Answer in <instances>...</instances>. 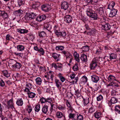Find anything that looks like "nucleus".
Segmentation results:
<instances>
[{"label": "nucleus", "mask_w": 120, "mask_h": 120, "mask_svg": "<svg viewBox=\"0 0 120 120\" xmlns=\"http://www.w3.org/2000/svg\"><path fill=\"white\" fill-rule=\"evenodd\" d=\"M55 33L59 30V28L57 26H55L54 28Z\"/></svg>", "instance_id": "nucleus-63"}, {"label": "nucleus", "mask_w": 120, "mask_h": 120, "mask_svg": "<svg viewBox=\"0 0 120 120\" xmlns=\"http://www.w3.org/2000/svg\"><path fill=\"white\" fill-rule=\"evenodd\" d=\"M76 120H83V117L82 115L80 114H78Z\"/></svg>", "instance_id": "nucleus-46"}, {"label": "nucleus", "mask_w": 120, "mask_h": 120, "mask_svg": "<svg viewBox=\"0 0 120 120\" xmlns=\"http://www.w3.org/2000/svg\"><path fill=\"white\" fill-rule=\"evenodd\" d=\"M115 110L118 113H120V106L119 105L115 106Z\"/></svg>", "instance_id": "nucleus-42"}, {"label": "nucleus", "mask_w": 120, "mask_h": 120, "mask_svg": "<svg viewBox=\"0 0 120 120\" xmlns=\"http://www.w3.org/2000/svg\"><path fill=\"white\" fill-rule=\"evenodd\" d=\"M78 79V77L77 76H76L74 78L71 80V83L73 84H77V82Z\"/></svg>", "instance_id": "nucleus-28"}, {"label": "nucleus", "mask_w": 120, "mask_h": 120, "mask_svg": "<svg viewBox=\"0 0 120 120\" xmlns=\"http://www.w3.org/2000/svg\"><path fill=\"white\" fill-rule=\"evenodd\" d=\"M66 105H67V112L69 114L72 112L74 109L73 108L71 104L67 100L66 102Z\"/></svg>", "instance_id": "nucleus-3"}, {"label": "nucleus", "mask_w": 120, "mask_h": 120, "mask_svg": "<svg viewBox=\"0 0 120 120\" xmlns=\"http://www.w3.org/2000/svg\"><path fill=\"white\" fill-rule=\"evenodd\" d=\"M35 81L36 83L39 85H41L42 82V80L39 77H37L35 79Z\"/></svg>", "instance_id": "nucleus-37"}, {"label": "nucleus", "mask_w": 120, "mask_h": 120, "mask_svg": "<svg viewBox=\"0 0 120 120\" xmlns=\"http://www.w3.org/2000/svg\"><path fill=\"white\" fill-rule=\"evenodd\" d=\"M28 96L29 98H33L35 97L36 95V94L30 91L27 92Z\"/></svg>", "instance_id": "nucleus-30"}, {"label": "nucleus", "mask_w": 120, "mask_h": 120, "mask_svg": "<svg viewBox=\"0 0 120 120\" xmlns=\"http://www.w3.org/2000/svg\"><path fill=\"white\" fill-rule=\"evenodd\" d=\"M64 46H58L56 47V50H62L64 49Z\"/></svg>", "instance_id": "nucleus-49"}, {"label": "nucleus", "mask_w": 120, "mask_h": 120, "mask_svg": "<svg viewBox=\"0 0 120 120\" xmlns=\"http://www.w3.org/2000/svg\"><path fill=\"white\" fill-rule=\"evenodd\" d=\"M115 4V2L113 1L111 2L108 5V9H111L114 6Z\"/></svg>", "instance_id": "nucleus-34"}, {"label": "nucleus", "mask_w": 120, "mask_h": 120, "mask_svg": "<svg viewBox=\"0 0 120 120\" xmlns=\"http://www.w3.org/2000/svg\"><path fill=\"white\" fill-rule=\"evenodd\" d=\"M54 76V74L53 72L52 71H50L47 73V74L46 75H45V77L46 78V79L48 80L49 79V78H50L51 80L53 81Z\"/></svg>", "instance_id": "nucleus-4"}, {"label": "nucleus", "mask_w": 120, "mask_h": 120, "mask_svg": "<svg viewBox=\"0 0 120 120\" xmlns=\"http://www.w3.org/2000/svg\"><path fill=\"white\" fill-rule=\"evenodd\" d=\"M57 68L56 69L60 71H63V65L61 63H57Z\"/></svg>", "instance_id": "nucleus-26"}, {"label": "nucleus", "mask_w": 120, "mask_h": 120, "mask_svg": "<svg viewBox=\"0 0 120 120\" xmlns=\"http://www.w3.org/2000/svg\"><path fill=\"white\" fill-rule=\"evenodd\" d=\"M97 66V61L95 59H94L90 64V67L91 69H94Z\"/></svg>", "instance_id": "nucleus-11"}, {"label": "nucleus", "mask_w": 120, "mask_h": 120, "mask_svg": "<svg viewBox=\"0 0 120 120\" xmlns=\"http://www.w3.org/2000/svg\"><path fill=\"white\" fill-rule=\"evenodd\" d=\"M108 80L110 82L113 81H117V78L116 77L114 76L110 75H109L108 78Z\"/></svg>", "instance_id": "nucleus-15"}, {"label": "nucleus", "mask_w": 120, "mask_h": 120, "mask_svg": "<svg viewBox=\"0 0 120 120\" xmlns=\"http://www.w3.org/2000/svg\"><path fill=\"white\" fill-rule=\"evenodd\" d=\"M78 65L77 63H76L73 67V69L75 71H77L78 69Z\"/></svg>", "instance_id": "nucleus-52"}, {"label": "nucleus", "mask_w": 120, "mask_h": 120, "mask_svg": "<svg viewBox=\"0 0 120 120\" xmlns=\"http://www.w3.org/2000/svg\"><path fill=\"white\" fill-rule=\"evenodd\" d=\"M41 9L45 12H47L50 9V6L49 5H43L41 6Z\"/></svg>", "instance_id": "nucleus-7"}, {"label": "nucleus", "mask_w": 120, "mask_h": 120, "mask_svg": "<svg viewBox=\"0 0 120 120\" xmlns=\"http://www.w3.org/2000/svg\"><path fill=\"white\" fill-rule=\"evenodd\" d=\"M46 16L44 15L38 16L36 19V20L39 22H41L45 20L46 18Z\"/></svg>", "instance_id": "nucleus-13"}, {"label": "nucleus", "mask_w": 120, "mask_h": 120, "mask_svg": "<svg viewBox=\"0 0 120 120\" xmlns=\"http://www.w3.org/2000/svg\"><path fill=\"white\" fill-rule=\"evenodd\" d=\"M76 75L74 73H70L69 75V77L71 79V80L75 77Z\"/></svg>", "instance_id": "nucleus-57"}, {"label": "nucleus", "mask_w": 120, "mask_h": 120, "mask_svg": "<svg viewBox=\"0 0 120 120\" xmlns=\"http://www.w3.org/2000/svg\"><path fill=\"white\" fill-rule=\"evenodd\" d=\"M60 55L59 54H57L56 53H54L52 54V57L54 59L56 60V61H58L60 60L59 57L60 56Z\"/></svg>", "instance_id": "nucleus-21"}, {"label": "nucleus", "mask_w": 120, "mask_h": 120, "mask_svg": "<svg viewBox=\"0 0 120 120\" xmlns=\"http://www.w3.org/2000/svg\"><path fill=\"white\" fill-rule=\"evenodd\" d=\"M58 109L59 110L63 111L66 109V108L64 105H59L58 107Z\"/></svg>", "instance_id": "nucleus-41"}, {"label": "nucleus", "mask_w": 120, "mask_h": 120, "mask_svg": "<svg viewBox=\"0 0 120 120\" xmlns=\"http://www.w3.org/2000/svg\"><path fill=\"white\" fill-rule=\"evenodd\" d=\"M38 52L42 55H43L45 53L44 49L42 48L39 49Z\"/></svg>", "instance_id": "nucleus-59"}, {"label": "nucleus", "mask_w": 120, "mask_h": 120, "mask_svg": "<svg viewBox=\"0 0 120 120\" xmlns=\"http://www.w3.org/2000/svg\"><path fill=\"white\" fill-rule=\"evenodd\" d=\"M78 114L77 113H71L69 114L68 117L72 120H76Z\"/></svg>", "instance_id": "nucleus-10"}, {"label": "nucleus", "mask_w": 120, "mask_h": 120, "mask_svg": "<svg viewBox=\"0 0 120 120\" xmlns=\"http://www.w3.org/2000/svg\"><path fill=\"white\" fill-rule=\"evenodd\" d=\"M68 4L67 2H64L62 4L61 8L66 10L68 8Z\"/></svg>", "instance_id": "nucleus-19"}, {"label": "nucleus", "mask_w": 120, "mask_h": 120, "mask_svg": "<svg viewBox=\"0 0 120 120\" xmlns=\"http://www.w3.org/2000/svg\"><path fill=\"white\" fill-rule=\"evenodd\" d=\"M2 73L4 76L7 77H8L10 76V75L8 73L7 70L3 71H2Z\"/></svg>", "instance_id": "nucleus-39"}, {"label": "nucleus", "mask_w": 120, "mask_h": 120, "mask_svg": "<svg viewBox=\"0 0 120 120\" xmlns=\"http://www.w3.org/2000/svg\"><path fill=\"white\" fill-rule=\"evenodd\" d=\"M91 18V19L92 20H96L97 19V15L96 13L93 12L89 16Z\"/></svg>", "instance_id": "nucleus-25"}, {"label": "nucleus", "mask_w": 120, "mask_h": 120, "mask_svg": "<svg viewBox=\"0 0 120 120\" xmlns=\"http://www.w3.org/2000/svg\"><path fill=\"white\" fill-rule=\"evenodd\" d=\"M73 55L75 60L78 62H79L80 59L78 54L75 51L73 54Z\"/></svg>", "instance_id": "nucleus-20"}, {"label": "nucleus", "mask_w": 120, "mask_h": 120, "mask_svg": "<svg viewBox=\"0 0 120 120\" xmlns=\"http://www.w3.org/2000/svg\"><path fill=\"white\" fill-rule=\"evenodd\" d=\"M48 107L47 105H45L42 109V112L45 114H46L48 112Z\"/></svg>", "instance_id": "nucleus-33"}, {"label": "nucleus", "mask_w": 120, "mask_h": 120, "mask_svg": "<svg viewBox=\"0 0 120 120\" xmlns=\"http://www.w3.org/2000/svg\"><path fill=\"white\" fill-rule=\"evenodd\" d=\"M110 28V26L109 24H106L103 25L102 28L105 30H108Z\"/></svg>", "instance_id": "nucleus-31"}, {"label": "nucleus", "mask_w": 120, "mask_h": 120, "mask_svg": "<svg viewBox=\"0 0 120 120\" xmlns=\"http://www.w3.org/2000/svg\"><path fill=\"white\" fill-rule=\"evenodd\" d=\"M92 7L90 6H87L86 8V12L87 15L89 16L93 12H92Z\"/></svg>", "instance_id": "nucleus-14"}, {"label": "nucleus", "mask_w": 120, "mask_h": 120, "mask_svg": "<svg viewBox=\"0 0 120 120\" xmlns=\"http://www.w3.org/2000/svg\"><path fill=\"white\" fill-rule=\"evenodd\" d=\"M7 105L9 108H11L13 110V109L15 110L14 107V104L13 98L10 99L8 102Z\"/></svg>", "instance_id": "nucleus-5"}, {"label": "nucleus", "mask_w": 120, "mask_h": 120, "mask_svg": "<svg viewBox=\"0 0 120 120\" xmlns=\"http://www.w3.org/2000/svg\"><path fill=\"white\" fill-rule=\"evenodd\" d=\"M32 87V84L30 83H29L26 85V87H25V89L24 90V91L26 92L30 91V90L31 89Z\"/></svg>", "instance_id": "nucleus-17"}, {"label": "nucleus", "mask_w": 120, "mask_h": 120, "mask_svg": "<svg viewBox=\"0 0 120 120\" xmlns=\"http://www.w3.org/2000/svg\"><path fill=\"white\" fill-rule=\"evenodd\" d=\"M64 20L67 23H69L72 21V18L70 15H66L64 17Z\"/></svg>", "instance_id": "nucleus-9"}, {"label": "nucleus", "mask_w": 120, "mask_h": 120, "mask_svg": "<svg viewBox=\"0 0 120 120\" xmlns=\"http://www.w3.org/2000/svg\"><path fill=\"white\" fill-rule=\"evenodd\" d=\"M64 55L66 56V59L67 58L69 57L70 56H71L70 53L68 51H62L61 52Z\"/></svg>", "instance_id": "nucleus-35"}, {"label": "nucleus", "mask_w": 120, "mask_h": 120, "mask_svg": "<svg viewBox=\"0 0 120 120\" xmlns=\"http://www.w3.org/2000/svg\"><path fill=\"white\" fill-rule=\"evenodd\" d=\"M5 86V83L2 79L0 80V86L1 87L4 86Z\"/></svg>", "instance_id": "nucleus-62"}, {"label": "nucleus", "mask_w": 120, "mask_h": 120, "mask_svg": "<svg viewBox=\"0 0 120 120\" xmlns=\"http://www.w3.org/2000/svg\"><path fill=\"white\" fill-rule=\"evenodd\" d=\"M102 113L99 111H97L94 114V116L96 119H98L102 117Z\"/></svg>", "instance_id": "nucleus-16"}, {"label": "nucleus", "mask_w": 120, "mask_h": 120, "mask_svg": "<svg viewBox=\"0 0 120 120\" xmlns=\"http://www.w3.org/2000/svg\"><path fill=\"white\" fill-rule=\"evenodd\" d=\"M6 40H11L13 38L9 35H7L6 38Z\"/></svg>", "instance_id": "nucleus-58"}, {"label": "nucleus", "mask_w": 120, "mask_h": 120, "mask_svg": "<svg viewBox=\"0 0 120 120\" xmlns=\"http://www.w3.org/2000/svg\"><path fill=\"white\" fill-rule=\"evenodd\" d=\"M92 81L94 82L97 83L99 80V78L98 76L93 75L91 76Z\"/></svg>", "instance_id": "nucleus-22"}, {"label": "nucleus", "mask_w": 120, "mask_h": 120, "mask_svg": "<svg viewBox=\"0 0 120 120\" xmlns=\"http://www.w3.org/2000/svg\"><path fill=\"white\" fill-rule=\"evenodd\" d=\"M73 59V58L71 55L70 56L66 59L67 61H68L70 63L71 62Z\"/></svg>", "instance_id": "nucleus-51"}, {"label": "nucleus", "mask_w": 120, "mask_h": 120, "mask_svg": "<svg viewBox=\"0 0 120 120\" xmlns=\"http://www.w3.org/2000/svg\"><path fill=\"white\" fill-rule=\"evenodd\" d=\"M117 99L114 97L111 98L110 100L108 102V105L109 106H111L112 104L116 103L117 102Z\"/></svg>", "instance_id": "nucleus-6"}, {"label": "nucleus", "mask_w": 120, "mask_h": 120, "mask_svg": "<svg viewBox=\"0 0 120 120\" xmlns=\"http://www.w3.org/2000/svg\"><path fill=\"white\" fill-rule=\"evenodd\" d=\"M82 49L83 51H87L89 50V46L86 45L82 47Z\"/></svg>", "instance_id": "nucleus-47"}, {"label": "nucleus", "mask_w": 120, "mask_h": 120, "mask_svg": "<svg viewBox=\"0 0 120 120\" xmlns=\"http://www.w3.org/2000/svg\"><path fill=\"white\" fill-rule=\"evenodd\" d=\"M40 109V105L39 104H38L36 105L34 108V110L35 112H38Z\"/></svg>", "instance_id": "nucleus-44"}, {"label": "nucleus", "mask_w": 120, "mask_h": 120, "mask_svg": "<svg viewBox=\"0 0 120 120\" xmlns=\"http://www.w3.org/2000/svg\"><path fill=\"white\" fill-rule=\"evenodd\" d=\"M44 27L45 28L49 31L52 28L51 26L47 23L45 24L44 25Z\"/></svg>", "instance_id": "nucleus-36"}, {"label": "nucleus", "mask_w": 120, "mask_h": 120, "mask_svg": "<svg viewBox=\"0 0 120 120\" xmlns=\"http://www.w3.org/2000/svg\"><path fill=\"white\" fill-rule=\"evenodd\" d=\"M36 14L34 12L31 13H26L24 19L26 20V22H28L32 19L34 18Z\"/></svg>", "instance_id": "nucleus-1"}, {"label": "nucleus", "mask_w": 120, "mask_h": 120, "mask_svg": "<svg viewBox=\"0 0 120 120\" xmlns=\"http://www.w3.org/2000/svg\"><path fill=\"white\" fill-rule=\"evenodd\" d=\"M52 100L51 98H48L46 99V102L49 103L50 104H52L53 103Z\"/></svg>", "instance_id": "nucleus-50"}, {"label": "nucleus", "mask_w": 120, "mask_h": 120, "mask_svg": "<svg viewBox=\"0 0 120 120\" xmlns=\"http://www.w3.org/2000/svg\"><path fill=\"white\" fill-rule=\"evenodd\" d=\"M80 59L82 60L85 62H86L87 60L86 55L84 54H82L81 55Z\"/></svg>", "instance_id": "nucleus-29"}, {"label": "nucleus", "mask_w": 120, "mask_h": 120, "mask_svg": "<svg viewBox=\"0 0 120 120\" xmlns=\"http://www.w3.org/2000/svg\"><path fill=\"white\" fill-rule=\"evenodd\" d=\"M17 48L18 51H23L25 49L24 47L22 45H19L17 46Z\"/></svg>", "instance_id": "nucleus-27"}, {"label": "nucleus", "mask_w": 120, "mask_h": 120, "mask_svg": "<svg viewBox=\"0 0 120 120\" xmlns=\"http://www.w3.org/2000/svg\"><path fill=\"white\" fill-rule=\"evenodd\" d=\"M15 12L16 14H18L20 15L22 14L23 11L19 9L15 11Z\"/></svg>", "instance_id": "nucleus-55"}, {"label": "nucleus", "mask_w": 120, "mask_h": 120, "mask_svg": "<svg viewBox=\"0 0 120 120\" xmlns=\"http://www.w3.org/2000/svg\"><path fill=\"white\" fill-rule=\"evenodd\" d=\"M55 82L57 88L59 89L61 88L62 86V83L58 79H56L55 80Z\"/></svg>", "instance_id": "nucleus-18"}, {"label": "nucleus", "mask_w": 120, "mask_h": 120, "mask_svg": "<svg viewBox=\"0 0 120 120\" xmlns=\"http://www.w3.org/2000/svg\"><path fill=\"white\" fill-rule=\"evenodd\" d=\"M16 104L18 106H22L23 104V101L22 99H18L16 102Z\"/></svg>", "instance_id": "nucleus-32"}, {"label": "nucleus", "mask_w": 120, "mask_h": 120, "mask_svg": "<svg viewBox=\"0 0 120 120\" xmlns=\"http://www.w3.org/2000/svg\"><path fill=\"white\" fill-rule=\"evenodd\" d=\"M116 57V54L114 53H112L109 55V59L111 60L115 59Z\"/></svg>", "instance_id": "nucleus-38"}, {"label": "nucleus", "mask_w": 120, "mask_h": 120, "mask_svg": "<svg viewBox=\"0 0 120 120\" xmlns=\"http://www.w3.org/2000/svg\"><path fill=\"white\" fill-rule=\"evenodd\" d=\"M56 117L58 118H61L63 117L64 119L65 118V116L63 115V113L61 112H57L56 113Z\"/></svg>", "instance_id": "nucleus-24"}, {"label": "nucleus", "mask_w": 120, "mask_h": 120, "mask_svg": "<svg viewBox=\"0 0 120 120\" xmlns=\"http://www.w3.org/2000/svg\"><path fill=\"white\" fill-rule=\"evenodd\" d=\"M89 102V100L88 98L83 99V103L84 106H86Z\"/></svg>", "instance_id": "nucleus-43"}, {"label": "nucleus", "mask_w": 120, "mask_h": 120, "mask_svg": "<svg viewBox=\"0 0 120 120\" xmlns=\"http://www.w3.org/2000/svg\"><path fill=\"white\" fill-rule=\"evenodd\" d=\"M87 78L86 76H84L81 79V81L82 82H86L87 81Z\"/></svg>", "instance_id": "nucleus-48"}, {"label": "nucleus", "mask_w": 120, "mask_h": 120, "mask_svg": "<svg viewBox=\"0 0 120 120\" xmlns=\"http://www.w3.org/2000/svg\"><path fill=\"white\" fill-rule=\"evenodd\" d=\"M61 36L63 37L64 38H65V37L66 35V33L65 32L63 31L61 32Z\"/></svg>", "instance_id": "nucleus-64"}, {"label": "nucleus", "mask_w": 120, "mask_h": 120, "mask_svg": "<svg viewBox=\"0 0 120 120\" xmlns=\"http://www.w3.org/2000/svg\"><path fill=\"white\" fill-rule=\"evenodd\" d=\"M11 61L12 64H13L12 66L14 69H19L22 66V65L20 63L17 62L14 60H11Z\"/></svg>", "instance_id": "nucleus-2"}, {"label": "nucleus", "mask_w": 120, "mask_h": 120, "mask_svg": "<svg viewBox=\"0 0 120 120\" xmlns=\"http://www.w3.org/2000/svg\"><path fill=\"white\" fill-rule=\"evenodd\" d=\"M0 15L2 16L4 20L8 19V14L4 11H0Z\"/></svg>", "instance_id": "nucleus-8"}, {"label": "nucleus", "mask_w": 120, "mask_h": 120, "mask_svg": "<svg viewBox=\"0 0 120 120\" xmlns=\"http://www.w3.org/2000/svg\"><path fill=\"white\" fill-rule=\"evenodd\" d=\"M75 94L78 97H79L80 96V94L79 90H75Z\"/></svg>", "instance_id": "nucleus-61"}, {"label": "nucleus", "mask_w": 120, "mask_h": 120, "mask_svg": "<svg viewBox=\"0 0 120 120\" xmlns=\"http://www.w3.org/2000/svg\"><path fill=\"white\" fill-rule=\"evenodd\" d=\"M103 96L101 95H99L97 97L96 99L97 101H99L102 100L103 99Z\"/></svg>", "instance_id": "nucleus-45"}, {"label": "nucleus", "mask_w": 120, "mask_h": 120, "mask_svg": "<svg viewBox=\"0 0 120 120\" xmlns=\"http://www.w3.org/2000/svg\"><path fill=\"white\" fill-rule=\"evenodd\" d=\"M26 109L28 113H30L32 110V108L31 106L30 105H27L26 108Z\"/></svg>", "instance_id": "nucleus-40"}, {"label": "nucleus", "mask_w": 120, "mask_h": 120, "mask_svg": "<svg viewBox=\"0 0 120 120\" xmlns=\"http://www.w3.org/2000/svg\"><path fill=\"white\" fill-rule=\"evenodd\" d=\"M46 35L44 31H42L40 32L39 34V36H40V38L44 37Z\"/></svg>", "instance_id": "nucleus-54"}, {"label": "nucleus", "mask_w": 120, "mask_h": 120, "mask_svg": "<svg viewBox=\"0 0 120 120\" xmlns=\"http://www.w3.org/2000/svg\"><path fill=\"white\" fill-rule=\"evenodd\" d=\"M40 102L41 104L46 102V99L44 98H42L40 99Z\"/></svg>", "instance_id": "nucleus-60"}, {"label": "nucleus", "mask_w": 120, "mask_h": 120, "mask_svg": "<svg viewBox=\"0 0 120 120\" xmlns=\"http://www.w3.org/2000/svg\"><path fill=\"white\" fill-rule=\"evenodd\" d=\"M17 2L19 6L24 4V2L22 0H18Z\"/></svg>", "instance_id": "nucleus-56"}, {"label": "nucleus", "mask_w": 120, "mask_h": 120, "mask_svg": "<svg viewBox=\"0 0 120 120\" xmlns=\"http://www.w3.org/2000/svg\"><path fill=\"white\" fill-rule=\"evenodd\" d=\"M117 10L114 9H112L109 14L110 17H112L115 16L117 12Z\"/></svg>", "instance_id": "nucleus-12"}, {"label": "nucleus", "mask_w": 120, "mask_h": 120, "mask_svg": "<svg viewBox=\"0 0 120 120\" xmlns=\"http://www.w3.org/2000/svg\"><path fill=\"white\" fill-rule=\"evenodd\" d=\"M95 110V107L94 106L91 107L89 110V112L90 113H92Z\"/></svg>", "instance_id": "nucleus-53"}, {"label": "nucleus", "mask_w": 120, "mask_h": 120, "mask_svg": "<svg viewBox=\"0 0 120 120\" xmlns=\"http://www.w3.org/2000/svg\"><path fill=\"white\" fill-rule=\"evenodd\" d=\"M17 31L18 33L21 34L27 33L28 32V30H27L20 28L17 29Z\"/></svg>", "instance_id": "nucleus-23"}]
</instances>
